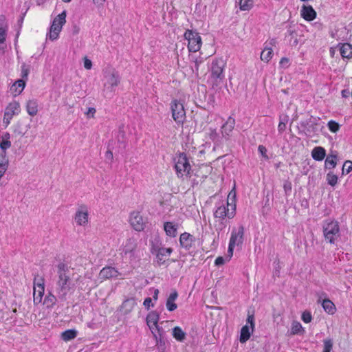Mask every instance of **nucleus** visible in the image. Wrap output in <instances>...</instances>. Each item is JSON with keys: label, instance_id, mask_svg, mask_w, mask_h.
<instances>
[{"label": "nucleus", "instance_id": "603ef678", "mask_svg": "<svg viewBox=\"0 0 352 352\" xmlns=\"http://www.w3.org/2000/svg\"><path fill=\"white\" fill-rule=\"evenodd\" d=\"M84 67L87 69H90L92 67V63H91V60L88 59L87 58H85Z\"/></svg>", "mask_w": 352, "mask_h": 352}, {"label": "nucleus", "instance_id": "79ce46f5", "mask_svg": "<svg viewBox=\"0 0 352 352\" xmlns=\"http://www.w3.org/2000/svg\"><path fill=\"white\" fill-rule=\"evenodd\" d=\"M287 122V118L286 116L284 118H280V122L278 126V130L280 133H283L286 129V123Z\"/></svg>", "mask_w": 352, "mask_h": 352}, {"label": "nucleus", "instance_id": "69168bd1", "mask_svg": "<svg viewBox=\"0 0 352 352\" xmlns=\"http://www.w3.org/2000/svg\"><path fill=\"white\" fill-rule=\"evenodd\" d=\"M12 119V117H9V116H7L6 118V114H4V117H3V122L5 123H6L7 124H8L10 123V120Z\"/></svg>", "mask_w": 352, "mask_h": 352}, {"label": "nucleus", "instance_id": "412c9836", "mask_svg": "<svg viewBox=\"0 0 352 352\" xmlns=\"http://www.w3.org/2000/svg\"><path fill=\"white\" fill-rule=\"evenodd\" d=\"M178 294L174 290L168 296L166 300V308L169 311H173L175 310L177 307V305L175 303V301L177 298Z\"/></svg>", "mask_w": 352, "mask_h": 352}, {"label": "nucleus", "instance_id": "f257e3e1", "mask_svg": "<svg viewBox=\"0 0 352 352\" xmlns=\"http://www.w3.org/2000/svg\"><path fill=\"white\" fill-rule=\"evenodd\" d=\"M58 280L56 281V292L58 299L60 301L67 300L68 294L73 289L72 278L74 275L68 265L65 263H59L57 266Z\"/></svg>", "mask_w": 352, "mask_h": 352}, {"label": "nucleus", "instance_id": "f8f14e48", "mask_svg": "<svg viewBox=\"0 0 352 352\" xmlns=\"http://www.w3.org/2000/svg\"><path fill=\"white\" fill-rule=\"evenodd\" d=\"M130 223L132 227L137 231L144 230L145 223L142 217L138 212H133L130 217Z\"/></svg>", "mask_w": 352, "mask_h": 352}, {"label": "nucleus", "instance_id": "9b49d317", "mask_svg": "<svg viewBox=\"0 0 352 352\" xmlns=\"http://www.w3.org/2000/svg\"><path fill=\"white\" fill-rule=\"evenodd\" d=\"M89 212L87 208L82 205L80 206L75 214V221L78 226H85L88 223Z\"/></svg>", "mask_w": 352, "mask_h": 352}, {"label": "nucleus", "instance_id": "13d9d810", "mask_svg": "<svg viewBox=\"0 0 352 352\" xmlns=\"http://www.w3.org/2000/svg\"><path fill=\"white\" fill-rule=\"evenodd\" d=\"M105 157H106V159L110 160V161H112L113 159V153L112 151L109 149L106 153H105Z\"/></svg>", "mask_w": 352, "mask_h": 352}, {"label": "nucleus", "instance_id": "f3484780", "mask_svg": "<svg viewBox=\"0 0 352 352\" xmlns=\"http://www.w3.org/2000/svg\"><path fill=\"white\" fill-rule=\"evenodd\" d=\"M62 25L63 23H52L49 33L47 34L49 39L54 41L58 38V34L62 30Z\"/></svg>", "mask_w": 352, "mask_h": 352}, {"label": "nucleus", "instance_id": "2eb2a0df", "mask_svg": "<svg viewBox=\"0 0 352 352\" xmlns=\"http://www.w3.org/2000/svg\"><path fill=\"white\" fill-rule=\"evenodd\" d=\"M300 15L305 20L310 21L315 19L316 13L311 6H304L301 9Z\"/></svg>", "mask_w": 352, "mask_h": 352}, {"label": "nucleus", "instance_id": "20e7f679", "mask_svg": "<svg viewBox=\"0 0 352 352\" xmlns=\"http://www.w3.org/2000/svg\"><path fill=\"white\" fill-rule=\"evenodd\" d=\"M175 168L179 177L190 175L191 166L185 153H181L175 158Z\"/></svg>", "mask_w": 352, "mask_h": 352}, {"label": "nucleus", "instance_id": "6e6552de", "mask_svg": "<svg viewBox=\"0 0 352 352\" xmlns=\"http://www.w3.org/2000/svg\"><path fill=\"white\" fill-rule=\"evenodd\" d=\"M235 215V207L232 209V211L230 212L229 209H228L224 204H222L217 207L216 209L214 216L215 218H219L221 220L219 227L217 228V230H222L225 227V224L223 222V220L225 217H228L229 219H232Z\"/></svg>", "mask_w": 352, "mask_h": 352}, {"label": "nucleus", "instance_id": "49530a36", "mask_svg": "<svg viewBox=\"0 0 352 352\" xmlns=\"http://www.w3.org/2000/svg\"><path fill=\"white\" fill-rule=\"evenodd\" d=\"M333 347V342L331 340H324V349L322 352H330Z\"/></svg>", "mask_w": 352, "mask_h": 352}, {"label": "nucleus", "instance_id": "f704fd0d", "mask_svg": "<svg viewBox=\"0 0 352 352\" xmlns=\"http://www.w3.org/2000/svg\"><path fill=\"white\" fill-rule=\"evenodd\" d=\"M272 52L271 48L265 47L261 54V59L267 63L272 57Z\"/></svg>", "mask_w": 352, "mask_h": 352}, {"label": "nucleus", "instance_id": "774afa93", "mask_svg": "<svg viewBox=\"0 0 352 352\" xmlns=\"http://www.w3.org/2000/svg\"><path fill=\"white\" fill-rule=\"evenodd\" d=\"M4 114H6V118L7 116H9V117H12V116L14 115V113H13L12 112L10 111H8V110H7V109H6V111L5 112V113H4Z\"/></svg>", "mask_w": 352, "mask_h": 352}, {"label": "nucleus", "instance_id": "58836bf2", "mask_svg": "<svg viewBox=\"0 0 352 352\" xmlns=\"http://www.w3.org/2000/svg\"><path fill=\"white\" fill-rule=\"evenodd\" d=\"M302 329V327L300 323L298 322L294 321V322H293V323L292 324L291 334L292 335L298 334L300 332Z\"/></svg>", "mask_w": 352, "mask_h": 352}, {"label": "nucleus", "instance_id": "de8ad7c7", "mask_svg": "<svg viewBox=\"0 0 352 352\" xmlns=\"http://www.w3.org/2000/svg\"><path fill=\"white\" fill-rule=\"evenodd\" d=\"M66 11L64 10L61 13L58 14L54 19L52 22H66Z\"/></svg>", "mask_w": 352, "mask_h": 352}, {"label": "nucleus", "instance_id": "c03bdc74", "mask_svg": "<svg viewBox=\"0 0 352 352\" xmlns=\"http://www.w3.org/2000/svg\"><path fill=\"white\" fill-rule=\"evenodd\" d=\"M19 107L20 105L17 102H13L9 104L6 109L15 114L17 113L16 111L19 110Z\"/></svg>", "mask_w": 352, "mask_h": 352}, {"label": "nucleus", "instance_id": "6e6d98bb", "mask_svg": "<svg viewBox=\"0 0 352 352\" xmlns=\"http://www.w3.org/2000/svg\"><path fill=\"white\" fill-rule=\"evenodd\" d=\"M44 283V280L42 277L39 276L38 275L36 276L34 279V286H36L37 283Z\"/></svg>", "mask_w": 352, "mask_h": 352}, {"label": "nucleus", "instance_id": "c85d7f7f", "mask_svg": "<svg viewBox=\"0 0 352 352\" xmlns=\"http://www.w3.org/2000/svg\"><path fill=\"white\" fill-rule=\"evenodd\" d=\"M9 165L8 159L3 154H1L0 157V179L4 175L7 170Z\"/></svg>", "mask_w": 352, "mask_h": 352}, {"label": "nucleus", "instance_id": "423d86ee", "mask_svg": "<svg viewBox=\"0 0 352 352\" xmlns=\"http://www.w3.org/2000/svg\"><path fill=\"white\" fill-rule=\"evenodd\" d=\"M184 37L188 41V48L190 52H196L201 46V38L199 33L192 30H187Z\"/></svg>", "mask_w": 352, "mask_h": 352}, {"label": "nucleus", "instance_id": "4c0bfd02", "mask_svg": "<svg viewBox=\"0 0 352 352\" xmlns=\"http://www.w3.org/2000/svg\"><path fill=\"white\" fill-rule=\"evenodd\" d=\"M57 298V296H56L50 294L45 296L43 304L45 305L47 307H51L56 303Z\"/></svg>", "mask_w": 352, "mask_h": 352}, {"label": "nucleus", "instance_id": "4d7b16f0", "mask_svg": "<svg viewBox=\"0 0 352 352\" xmlns=\"http://www.w3.org/2000/svg\"><path fill=\"white\" fill-rule=\"evenodd\" d=\"M225 263V260L223 257L221 256H219L217 257L216 259H215V261H214V264L216 265H221L223 264H224Z\"/></svg>", "mask_w": 352, "mask_h": 352}, {"label": "nucleus", "instance_id": "0eeeda50", "mask_svg": "<svg viewBox=\"0 0 352 352\" xmlns=\"http://www.w3.org/2000/svg\"><path fill=\"white\" fill-rule=\"evenodd\" d=\"M170 108L173 120L178 124L182 125L186 120V111L184 104L175 100L172 102Z\"/></svg>", "mask_w": 352, "mask_h": 352}, {"label": "nucleus", "instance_id": "c9c22d12", "mask_svg": "<svg viewBox=\"0 0 352 352\" xmlns=\"http://www.w3.org/2000/svg\"><path fill=\"white\" fill-rule=\"evenodd\" d=\"M336 158V155H331L327 156V157L325 160V168L328 169L335 168L336 166V162L335 160Z\"/></svg>", "mask_w": 352, "mask_h": 352}, {"label": "nucleus", "instance_id": "a19ab883", "mask_svg": "<svg viewBox=\"0 0 352 352\" xmlns=\"http://www.w3.org/2000/svg\"><path fill=\"white\" fill-rule=\"evenodd\" d=\"M327 126L329 129L333 133H336L340 129L339 124L333 120H330L327 123Z\"/></svg>", "mask_w": 352, "mask_h": 352}, {"label": "nucleus", "instance_id": "e433bc0d", "mask_svg": "<svg viewBox=\"0 0 352 352\" xmlns=\"http://www.w3.org/2000/svg\"><path fill=\"white\" fill-rule=\"evenodd\" d=\"M29 129H30V124L23 126L21 123H18L17 125L16 126V128H15L14 132V133H16L20 136H23L27 133V131H28Z\"/></svg>", "mask_w": 352, "mask_h": 352}, {"label": "nucleus", "instance_id": "cd10ccee", "mask_svg": "<svg viewBox=\"0 0 352 352\" xmlns=\"http://www.w3.org/2000/svg\"><path fill=\"white\" fill-rule=\"evenodd\" d=\"M340 52L342 58H351L352 57V45L349 43H344L340 46Z\"/></svg>", "mask_w": 352, "mask_h": 352}, {"label": "nucleus", "instance_id": "39448f33", "mask_svg": "<svg viewBox=\"0 0 352 352\" xmlns=\"http://www.w3.org/2000/svg\"><path fill=\"white\" fill-rule=\"evenodd\" d=\"M105 78L106 82L104 86L106 89L104 91L107 94H111L115 91V87H116L120 82V76L119 73L115 69H109L106 72Z\"/></svg>", "mask_w": 352, "mask_h": 352}, {"label": "nucleus", "instance_id": "ea45409f", "mask_svg": "<svg viewBox=\"0 0 352 352\" xmlns=\"http://www.w3.org/2000/svg\"><path fill=\"white\" fill-rule=\"evenodd\" d=\"M327 179L328 184L329 185H331V186H334L338 182L337 175H336L333 173H331L327 174Z\"/></svg>", "mask_w": 352, "mask_h": 352}, {"label": "nucleus", "instance_id": "b1692460", "mask_svg": "<svg viewBox=\"0 0 352 352\" xmlns=\"http://www.w3.org/2000/svg\"><path fill=\"white\" fill-rule=\"evenodd\" d=\"M164 229L166 235L170 237H175L177 234V227L173 222H165Z\"/></svg>", "mask_w": 352, "mask_h": 352}, {"label": "nucleus", "instance_id": "473e14b6", "mask_svg": "<svg viewBox=\"0 0 352 352\" xmlns=\"http://www.w3.org/2000/svg\"><path fill=\"white\" fill-rule=\"evenodd\" d=\"M250 337V332L249 327L245 325L241 328V336H240V342L241 343L245 342Z\"/></svg>", "mask_w": 352, "mask_h": 352}, {"label": "nucleus", "instance_id": "8fccbe9b", "mask_svg": "<svg viewBox=\"0 0 352 352\" xmlns=\"http://www.w3.org/2000/svg\"><path fill=\"white\" fill-rule=\"evenodd\" d=\"M312 319L311 315L309 311H304L302 314V320L303 322L308 323Z\"/></svg>", "mask_w": 352, "mask_h": 352}, {"label": "nucleus", "instance_id": "7ed1b4c3", "mask_svg": "<svg viewBox=\"0 0 352 352\" xmlns=\"http://www.w3.org/2000/svg\"><path fill=\"white\" fill-rule=\"evenodd\" d=\"M244 241V227L241 225L239 228H233L231 232V236L229 241L228 255L229 259L233 255V251L235 246L241 248Z\"/></svg>", "mask_w": 352, "mask_h": 352}, {"label": "nucleus", "instance_id": "bb28decb", "mask_svg": "<svg viewBox=\"0 0 352 352\" xmlns=\"http://www.w3.org/2000/svg\"><path fill=\"white\" fill-rule=\"evenodd\" d=\"M26 109L29 115L34 116L38 112V102L36 100H30L27 102Z\"/></svg>", "mask_w": 352, "mask_h": 352}, {"label": "nucleus", "instance_id": "bf43d9fd", "mask_svg": "<svg viewBox=\"0 0 352 352\" xmlns=\"http://www.w3.org/2000/svg\"><path fill=\"white\" fill-rule=\"evenodd\" d=\"M341 94L343 98H348L351 95V92L349 89H343Z\"/></svg>", "mask_w": 352, "mask_h": 352}, {"label": "nucleus", "instance_id": "aec40b11", "mask_svg": "<svg viewBox=\"0 0 352 352\" xmlns=\"http://www.w3.org/2000/svg\"><path fill=\"white\" fill-rule=\"evenodd\" d=\"M25 86V82L23 79H19L16 80L10 87L11 93L16 96L19 95L23 90Z\"/></svg>", "mask_w": 352, "mask_h": 352}, {"label": "nucleus", "instance_id": "e2e57ef3", "mask_svg": "<svg viewBox=\"0 0 352 352\" xmlns=\"http://www.w3.org/2000/svg\"><path fill=\"white\" fill-rule=\"evenodd\" d=\"M28 75V69H26L25 67V66H23V67H22V77L27 78Z\"/></svg>", "mask_w": 352, "mask_h": 352}, {"label": "nucleus", "instance_id": "f03ea898", "mask_svg": "<svg viewBox=\"0 0 352 352\" xmlns=\"http://www.w3.org/2000/svg\"><path fill=\"white\" fill-rule=\"evenodd\" d=\"M323 234L327 242L334 244L340 236V227L338 221H326L323 224Z\"/></svg>", "mask_w": 352, "mask_h": 352}, {"label": "nucleus", "instance_id": "72a5a7b5", "mask_svg": "<svg viewBox=\"0 0 352 352\" xmlns=\"http://www.w3.org/2000/svg\"><path fill=\"white\" fill-rule=\"evenodd\" d=\"M173 337L178 341H182L185 338L186 333L179 327H175L173 329Z\"/></svg>", "mask_w": 352, "mask_h": 352}, {"label": "nucleus", "instance_id": "7c9ffc66", "mask_svg": "<svg viewBox=\"0 0 352 352\" xmlns=\"http://www.w3.org/2000/svg\"><path fill=\"white\" fill-rule=\"evenodd\" d=\"M322 305L326 312L330 314H333L336 311V306L329 299H325L322 301Z\"/></svg>", "mask_w": 352, "mask_h": 352}, {"label": "nucleus", "instance_id": "a18cd8bd", "mask_svg": "<svg viewBox=\"0 0 352 352\" xmlns=\"http://www.w3.org/2000/svg\"><path fill=\"white\" fill-rule=\"evenodd\" d=\"M352 170V161L346 160L342 166V173H349Z\"/></svg>", "mask_w": 352, "mask_h": 352}, {"label": "nucleus", "instance_id": "864d4df0", "mask_svg": "<svg viewBox=\"0 0 352 352\" xmlns=\"http://www.w3.org/2000/svg\"><path fill=\"white\" fill-rule=\"evenodd\" d=\"M144 305L146 307L147 309H149L150 306H153L152 304V300L151 298H146L144 301Z\"/></svg>", "mask_w": 352, "mask_h": 352}, {"label": "nucleus", "instance_id": "dca6fc26", "mask_svg": "<svg viewBox=\"0 0 352 352\" xmlns=\"http://www.w3.org/2000/svg\"><path fill=\"white\" fill-rule=\"evenodd\" d=\"M193 239V236L189 233L184 232L179 237L181 246L187 250H189L192 247Z\"/></svg>", "mask_w": 352, "mask_h": 352}, {"label": "nucleus", "instance_id": "0e129e2a", "mask_svg": "<svg viewBox=\"0 0 352 352\" xmlns=\"http://www.w3.org/2000/svg\"><path fill=\"white\" fill-rule=\"evenodd\" d=\"M217 136V133L215 130L212 131L211 133L210 134V138L212 140H214L215 138Z\"/></svg>", "mask_w": 352, "mask_h": 352}, {"label": "nucleus", "instance_id": "1a4fd4ad", "mask_svg": "<svg viewBox=\"0 0 352 352\" xmlns=\"http://www.w3.org/2000/svg\"><path fill=\"white\" fill-rule=\"evenodd\" d=\"M225 63L223 60H216L212 63L211 67V77L214 81V83L217 85L224 78L223 73Z\"/></svg>", "mask_w": 352, "mask_h": 352}, {"label": "nucleus", "instance_id": "680f3d73", "mask_svg": "<svg viewBox=\"0 0 352 352\" xmlns=\"http://www.w3.org/2000/svg\"><path fill=\"white\" fill-rule=\"evenodd\" d=\"M248 320V322L250 323L252 328H253L254 326V316L253 315H251V316L249 315L248 317V320Z\"/></svg>", "mask_w": 352, "mask_h": 352}, {"label": "nucleus", "instance_id": "37998d69", "mask_svg": "<svg viewBox=\"0 0 352 352\" xmlns=\"http://www.w3.org/2000/svg\"><path fill=\"white\" fill-rule=\"evenodd\" d=\"M11 146V142L8 140H2L0 142V148L3 151V155L6 156V150Z\"/></svg>", "mask_w": 352, "mask_h": 352}, {"label": "nucleus", "instance_id": "5701e85b", "mask_svg": "<svg viewBox=\"0 0 352 352\" xmlns=\"http://www.w3.org/2000/svg\"><path fill=\"white\" fill-rule=\"evenodd\" d=\"M7 25L4 23L0 24V54L3 53L6 48L5 41L6 38Z\"/></svg>", "mask_w": 352, "mask_h": 352}, {"label": "nucleus", "instance_id": "2f4dec72", "mask_svg": "<svg viewBox=\"0 0 352 352\" xmlns=\"http://www.w3.org/2000/svg\"><path fill=\"white\" fill-rule=\"evenodd\" d=\"M253 0H236L241 10H250L253 6Z\"/></svg>", "mask_w": 352, "mask_h": 352}, {"label": "nucleus", "instance_id": "a878e982", "mask_svg": "<svg viewBox=\"0 0 352 352\" xmlns=\"http://www.w3.org/2000/svg\"><path fill=\"white\" fill-rule=\"evenodd\" d=\"M136 302L134 298H129L124 300L122 305V309H123L124 314H129L133 307L135 306Z\"/></svg>", "mask_w": 352, "mask_h": 352}, {"label": "nucleus", "instance_id": "338daca9", "mask_svg": "<svg viewBox=\"0 0 352 352\" xmlns=\"http://www.w3.org/2000/svg\"><path fill=\"white\" fill-rule=\"evenodd\" d=\"M158 294H159V290L157 289H155L154 292H153V298L155 300L157 299Z\"/></svg>", "mask_w": 352, "mask_h": 352}, {"label": "nucleus", "instance_id": "09e8293b", "mask_svg": "<svg viewBox=\"0 0 352 352\" xmlns=\"http://www.w3.org/2000/svg\"><path fill=\"white\" fill-rule=\"evenodd\" d=\"M283 188H284L285 195H289L290 193V192L292 191V183L289 181L286 180L284 182Z\"/></svg>", "mask_w": 352, "mask_h": 352}, {"label": "nucleus", "instance_id": "ddd939ff", "mask_svg": "<svg viewBox=\"0 0 352 352\" xmlns=\"http://www.w3.org/2000/svg\"><path fill=\"white\" fill-rule=\"evenodd\" d=\"M119 275V272L113 267H105L102 268L99 273V276L101 279L116 278Z\"/></svg>", "mask_w": 352, "mask_h": 352}, {"label": "nucleus", "instance_id": "6ab92c4d", "mask_svg": "<svg viewBox=\"0 0 352 352\" xmlns=\"http://www.w3.org/2000/svg\"><path fill=\"white\" fill-rule=\"evenodd\" d=\"M44 294V283H37L36 286H34V302L38 304L41 302Z\"/></svg>", "mask_w": 352, "mask_h": 352}, {"label": "nucleus", "instance_id": "393cba45", "mask_svg": "<svg viewBox=\"0 0 352 352\" xmlns=\"http://www.w3.org/2000/svg\"><path fill=\"white\" fill-rule=\"evenodd\" d=\"M326 155L325 149L321 146L315 147L311 152L312 157L317 161L322 160Z\"/></svg>", "mask_w": 352, "mask_h": 352}, {"label": "nucleus", "instance_id": "a211bd4d", "mask_svg": "<svg viewBox=\"0 0 352 352\" xmlns=\"http://www.w3.org/2000/svg\"><path fill=\"white\" fill-rule=\"evenodd\" d=\"M235 125V120L229 117L226 122L221 127V133L223 137L229 136Z\"/></svg>", "mask_w": 352, "mask_h": 352}, {"label": "nucleus", "instance_id": "3c124183", "mask_svg": "<svg viewBox=\"0 0 352 352\" xmlns=\"http://www.w3.org/2000/svg\"><path fill=\"white\" fill-rule=\"evenodd\" d=\"M258 152L261 154V155L265 158V159H268V157L266 154L267 153V149L266 148L263 146V145H259L258 146Z\"/></svg>", "mask_w": 352, "mask_h": 352}, {"label": "nucleus", "instance_id": "4468645a", "mask_svg": "<svg viewBox=\"0 0 352 352\" xmlns=\"http://www.w3.org/2000/svg\"><path fill=\"white\" fill-rule=\"evenodd\" d=\"M173 252L172 248H160L157 251L156 258L157 261L160 265L164 264L166 259H168V257Z\"/></svg>", "mask_w": 352, "mask_h": 352}, {"label": "nucleus", "instance_id": "052dcab7", "mask_svg": "<svg viewBox=\"0 0 352 352\" xmlns=\"http://www.w3.org/2000/svg\"><path fill=\"white\" fill-rule=\"evenodd\" d=\"M289 63V59L287 58H282L280 61V65L285 67L287 66Z\"/></svg>", "mask_w": 352, "mask_h": 352}, {"label": "nucleus", "instance_id": "c756f323", "mask_svg": "<svg viewBox=\"0 0 352 352\" xmlns=\"http://www.w3.org/2000/svg\"><path fill=\"white\" fill-rule=\"evenodd\" d=\"M77 331L75 329H68L61 333V338L63 340L67 342L74 339L77 336Z\"/></svg>", "mask_w": 352, "mask_h": 352}, {"label": "nucleus", "instance_id": "9d476101", "mask_svg": "<svg viewBox=\"0 0 352 352\" xmlns=\"http://www.w3.org/2000/svg\"><path fill=\"white\" fill-rule=\"evenodd\" d=\"M159 314L157 311H151L146 316V323L148 326L149 329H151L152 333L153 334L154 337L157 339V335L155 333V330L157 331L160 335H161V331H162V329L160 328L158 324V320H159Z\"/></svg>", "mask_w": 352, "mask_h": 352}, {"label": "nucleus", "instance_id": "4be33fe9", "mask_svg": "<svg viewBox=\"0 0 352 352\" xmlns=\"http://www.w3.org/2000/svg\"><path fill=\"white\" fill-rule=\"evenodd\" d=\"M136 248V241L133 238H129L126 240L125 245L122 248V253L124 255L131 254Z\"/></svg>", "mask_w": 352, "mask_h": 352}, {"label": "nucleus", "instance_id": "5fc2aeb1", "mask_svg": "<svg viewBox=\"0 0 352 352\" xmlns=\"http://www.w3.org/2000/svg\"><path fill=\"white\" fill-rule=\"evenodd\" d=\"M96 113V109L93 107H89L88 109V111L85 113V114L87 116L88 118H93L94 116V113Z\"/></svg>", "mask_w": 352, "mask_h": 352}]
</instances>
